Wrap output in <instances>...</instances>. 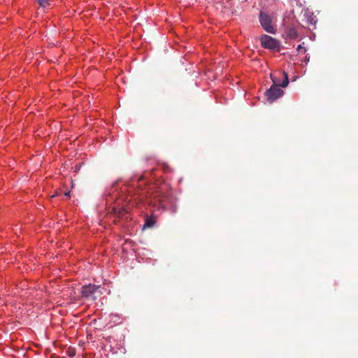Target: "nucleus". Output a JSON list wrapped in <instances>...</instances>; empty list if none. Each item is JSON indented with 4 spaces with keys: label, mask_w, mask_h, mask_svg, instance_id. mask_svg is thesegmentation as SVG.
<instances>
[{
    "label": "nucleus",
    "mask_w": 358,
    "mask_h": 358,
    "mask_svg": "<svg viewBox=\"0 0 358 358\" xmlns=\"http://www.w3.org/2000/svg\"><path fill=\"white\" fill-rule=\"evenodd\" d=\"M273 85L285 87L289 83L287 74L281 70H277L271 73Z\"/></svg>",
    "instance_id": "nucleus-3"
},
{
    "label": "nucleus",
    "mask_w": 358,
    "mask_h": 358,
    "mask_svg": "<svg viewBox=\"0 0 358 358\" xmlns=\"http://www.w3.org/2000/svg\"><path fill=\"white\" fill-rule=\"evenodd\" d=\"M283 90L278 86L272 85L265 93L268 101L272 103L283 95Z\"/></svg>",
    "instance_id": "nucleus-5"
},
{
    "label": "nucleus",
    "mask_w": 358,
    "mask_h": 358,
    "mask_svg": "<svg viewBox=\"0 0 358 358\" xmlns=\"http://www.w3.org/2000/svg\"><path fill=\"white\" fill-rule=\"evenodd\" d=\"M143 217L145 222L142 227V230L153 228L155 226L157 218L154 213H151L150 215L145 213Z\"/></svg>",
    "instance_id": "nucleus-6"
},
{
    "label": "nucleus",
    "mask_w": 358,
    "mask_h": 358,
    "mask_svg": "<svg viewBox=\"0 0 358 358\" xmlns=\"http://www.w3.org/2000/svg\"><path fill=\"white\" fill-rule=\"evenodd\" d=\"M99 288V286L89 284L82 287L81 296L83 298H90L92 296L96 290Z\"/></svg>",
    "instance_id": "nucleus-7"
},
{
    "label": "nucleus",
    "mask_w": 358,
    "mask_h": 358,
    "mask_svg": "<svg viewBox=\"0 0 358 358\" xmlns=\"http://www.w3.org/2000/svg\"><path fill=\"white\" fill-rule=\"evenodd\" d=\"M286 34L287 37L291 39H295L298 37V32L294 27H289L287 29Z\"/></svg>",
    "instance_id": "nucleus-8"
},
{
    "label": "nucleus",
    "mask_w": 358,
    "mask_h": 358,
    "mask_svg": "<svg viewBox=\"0 0 358 358\" xmlns=\"http://www.w3.org/2000/svg\"><path fill=\"white\" fill-rule=\"evenodd\" d=\"M37 1L43 8H49L50 6V0H37Z\"/></svg>",
    "instance_id": "nucleus-9"
},
{
    "label": "nucleus",
    "mask_w": 358,
    "mask_h": 358,
    "mask_svg": "<svg viewBox=\"0 0 358 358\" xmlns=\"http://www.w3.org/2000/svg\"><path fill=\"white\" fill-rule=\"evenodd\" d=\"M171 192L169 184L160 178L145 189H138L132 195H127L125 198L119 197L113 207V213L119 218H127V215L134 207L142 209L143 207L149 206L150 211L164 208L169 202Z\"/></svg>",
    "instance_id": "nucleus-1"
},
{
    "label": "nucleus",
    "mask_w": 358,
    "mask_h": 358,
    "mask_svg": "<svg viewBox=\"0 0 358 358\" xmlns=\"http://www.w3.org/2000/svg\"><path fill=\"white\" fill-rule=\"evenodd\" d=\"M260 41L262 47L265 49L278 52L280 50V42L268 35L263 34L261 36Z\"/></svg>",
    "instance_id": "nucleus-2"
},
{
    "label": "nucleus",
    "mask_w": 358,
    "mask_h": 358,
    "mask_svg": "<svg viewBox=\"0 0 358 358\" xmlns=\"http://www.w3.org/2000/svg\"><path fill=\"white\" fill-rule=\"evenodd\" d=\"M259 22L263 29L268 33L275 34L276 29L273 24L272 19L266 13H261L259 15Z\"/></svg>",
    "instance_id": "nucleus-4"
},
{
    "label": "nucleus",
    "mask_w": 358,
    "mask_h": 358,
    "mask_svg": "<svg viewBox=\"0 0 358 358\" xmlns=\"http://www.w3.org/2000/svg\"><path fill=\"white\" fill-rule=\"evenodd\" d=\"M142 184H144V178H141L138 180V187H140Z\"/></svg>",
    "instance_id": "nucleus-10"
}]
</instances>
